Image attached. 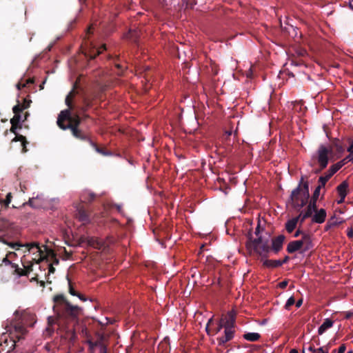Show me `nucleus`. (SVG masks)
Returning <instances> with one entry per match:
<instances>
[{"label": "nucleus", "mask_w": 353, "mask_h": 353, "mask_svg": "<svg viewBox=\"0 0 353 353\" xmlns=\"http://www.w3.org/2000/svg\"><path fill=\"white\" fill-rule=\"evenodd\" d=\"M52 301V310L55 316H48V326L44 331V335L50 336L54 331L53 325L57 324L61 337L73 341L77 337L74 326L82 312V308L72 304L63 294L54 295Z\"/></svg>", "instance_id": "obj_1"}, {"label": "nucleus", "mask_w": 353, "mask_h": 353, "mask_svg": "<svg viewBox=\"0 0 353 353\" xmlns=\"http://www.w3.org/2000/svg\"><path fill=\"white\" fill-rule=\"evenodd\" d=\"M347 142L350 144V145L347 148V151L350 152V154H353V139L347 138Z\"/></svg>", "instance_id": "obj_38"}, {"label": "nucleus", "mask_w": 353, "mask_h": 353, "mask_svg": "<svg viewBox=\"0 0 353 353\" xmlns=\"http://www.w3.org/2000/svg\"><path fill=\"white\" fill-rule=\"evenodd\" d=\"M261 338V335L256 332H248L243 334V339L248 341H257Z\"/></svg>", "instance_id": "obj_27"}, {"label": "nucleus", "mask_w": 353, "mask_h": 353, "mask_svg": "<svg viewBox=\"0 0 353 353\" xmlns=\"http://www.w3.org/2000/svg\"><path fill=\"white\" fill-rule=\"evenodd\" d=\"M259 233H260V224L259 223L257 227H256V230H255V234L256 236H259Z\"/></svg>", "instance_id": "obj_54"}, {"label": "nucleus", "mask_w": 353, "mask_h": 353, "mask_svg": "<svg viewBox=\"0 0 353 353\" xmlns=\"http://www.w3.org/2000/svg\"><path fill=\"white\" fill-rule=\"evenodd\" d=\"M90 145L94 148V150L99 154L103 155V156H108L110 154V152L107 151L104 148H99L95 143L92 141L90 143Z\"/></svg>", "instance_id": "obj_30"}, {"label": "nucleus", "mask_w": 353, "mask_h": 353, "mask_svg": "<svg viewBox=\"0 0 353 353\" xmlns=\"http://www.w3.org/2000/svg\"><path fill=\"white\" fill-rule=\"evenodd\" d=\"M31 103H32V101L30 99H28L25 98L23 99V103L22 105H28V104H29V107H30Z\"/></svg>", "instance_id": "obj_50"}, {"label": "nucleus", "mask_w": 353, "mask_h": 353, "mask_svg": "<svg viewBox=\"0 0 353 353\" xmlns=\"http://www.w3.org/2000/svg\"><path fill=\"white\" fill-rule=\"evenodd\" d=\"M29 108V104L28 105H22L20 103L19 101H17V104L14 105L12 108L13 113L21 114L24 110Z\"/></svg>", "instance_id": "obj_28"}, {"label": "nucleus", "mask_w": 353, "mask_h": 353, "mask_svg": "<svg viewBox=\"0 0 353 353\" xmlns=\"http://www.w3.org/2000/svg\"><path fill=\"white\" fill-rule=\"evenodd\" d=\"M32 271V265L25 267L24 269L17 268L15 272L19 276H27Z\"/></svg>", "instance_id": "obj_29"}, {"label": "nucleus", "mask_w": 353, "mask_h": 353, "mask_svg": "<svg viewBox=\"0 0 353 353\" xmlns=\"http://www.w3.org/2000/svg\"><path fill=\"white\" fill-rule=\"evenodd\" d=\"M113 207H114L119 213H122L123 212V209H122V205H121L114 204Z\"/></svg>", "instance_id": "obj_45"}, {"label": "nucleus", "mask_w": 353, "mask_h": 353, "mask_svg": "<svg viewBox=\"0 0 353 353\" xmlns=\"http://www.w3.org/2000/svg\"><path fill=\"white\" fill-rule=\"evenodd\" d=\"M303 234H305L302 230H301L300 228H299L296 232L294 234L293 236L294 237H298L300 235H303Z\"/></svg>", "instance_id": "obj_41"}, {"label": "nucleus", "mask_w": 353, "mask_h": 353, "mask_svg": "<svg viewBox=\"0 0 353 353\" xmlns=\"http://www.w3.org/2000/svg\"><path fill=\"white\" fill-rule=\"evenodd\" d=\"M34 81L33 79H27L25 83H26V85L27 84H32V83H34Z\"/></svg>", "instance_id": "obj_53"}, {"label": "nucleus", "mask_w": 353, "mask_h": 353, "mask_svg": "<svg viewBox=\"0 0 353 353\" xmlns=\"http://www.w3.org/2000/svg\"><path fill=\"white\" fill-rule=\"evenodd\" d=\"M22 118L21 114H14V117L10 119L11 128L10 131L15 134L14 138L12 139V142L20 141L21 143L22 146V152L25 153L28 151L27 144H28V141H27L26 137L19 134L17 132V130L22 128Z\"/></svg>", "instance_id": "obj_6"}, {"label": "nucleus", "mask_w": 353, "mask_h": 353, "mask_svg": "<svg viewBox=\"0 0 353 353\" xmlns=\"http://www.w3.org/2000/svg\"><path fill=\"white\" fill-rule=\"evenodd\" d=\"M32 248H36L37 250V252H39L41 254L42 251L40 248V247L39 246V244L36 243H31L30 245V249Z\"/></svg>", "instance_id": "obj_40"}, {"label": "nucleus", "mask_w": 353, "mask_h": 353, "mask_svg": "<svg viewBox=\"0 0 353 353\" xmlns=\"http://www.w3.org/2000/svg\"><path fill=\"white\" fill-rule=\"evenodd\" d=\"M349 8L353 10V0H348Z\"/></svg>", "instance_id": "obj_55"}, {"label": "nucleus", "mask_w": 353, "mask_h": 353, "mask_svg": "<svg viewBox=\"0 0 353 353\" xmlns=\"http://www.w3.org/2000/svg\"><path fill=\"white\" fill-rule=\"evenodd\" d=\"M334 324V321L327 318L325 319L323 324L319 327L318 334L319 335L323 334L327 330L332 327Z\"/></svg>", "instance_id": "obj_22"}, {"label": "nucleus", "mask_w": 353, "mask_h": 353, "mask_svg": "<svg viewBox=\"0 0 353 353\" xmlns=\"http://www.w3.org/2000/svg\"><path fill=\"white\" fill-rule=\"evenodd\" d=\"M301 240L303 243V247L301 248V253L306 252L313 248L314 244L310 234H303Z\"/></svg>", "instance_id": "obj_16"}, {"label": "nucleus", "mask_w": 353, "mask_h": 353, "mask_svg": "<svg viewBox=\"0 0 353 353\" xmlns=\"http://www.w3.org/2000/svg\"><path fill=\"white\" fill-rule=\"evenodd\" d=\"M331 345L332 344L330 342L327 345L316 349V353H328Z\"/></svg>", "instance_id": "obj_33"}, {"label": "nucleus", "mask_w": 353, "mask_h": 353, "mask_svg": "<svg viewBox=\"0 0 353 353\" xmlns=\"http://www.w3.org/2000/svg\"><path fill=\"white\" fill-rule=\"evenodd\" d=\"M104 340L105 336L99 334L95 342L90 343V347L92 353H95L97 351H98V353H107V347L103 343Z\"/></svg>", "instance_id": "obj_13"}, {"label": "nucleus", "mask_w": 353, "mask_h": 353, "mask_svg": "<svg viewBox=\"0 0 353 353\" xmlns=\"http://www.w3.org/2000/svg\"><path fill=\"white\" fill-rule=\"evenodd\" d=\"M139 37L140 31L137 29H130L129 32L126 34V38L134 42H137Z\"/></svg>", "instance_id": "obj_26"}, {"label": "nucleus", "mask_w": 353, "mask_h": 353, "mask_svg": "<svg viewBox=\"0 0 353 353\" xmlns=\"http://www.w3.org/2000/svg\"><path fill=\"white\" fill-rule=\"evenodd\" d=\"M352 314L353 313L348 312L345 314V318L350 319L352 316Z\"/></svg>", "instance_id": "obj_58"}, {"label": "nucleus", "mask_w": 353, "mask_h": 353, "mask_svg": "<svg viewBox=\"0 0 353 353\" xmlns=\"http://www.w3.org/2000/svg\"><path fill=\"white\" fill-rule=\"evenodd\" d=\"M333 157L334 152L332 151V148L321 145L312 158L317 161L321 169H325L328 164L329 159H332Z\"/></svg>", "instance_id": "obj_7"}, {"label": "nucleus", "mask_w": 353, "mask_h": 353, "mask_svg": "<svg viewBox=\"0 0 353 353\" xmlns=\"http://www.w3.org/2000/svg\"><path fill=\"white\" fill-rule=\"evenodd\" d=\"M317 210V206L313 207L311 204H308L305 211H303L306 214L308 215V217L312 216L313 212H315Z\"/></svg>", "instance_id": "obj_32"}, {"label": "nucleus", "mask_w": 353, "mask_h": 353, "mask_svg": "<svg viewBox=\"0 0 353 353\" xmlns=\"http://www.w3.org/2000/svg\"><path fill=\"white\" fill-rule=\"evenodd\" d=\"M110 59H113L114 61V65L115 67L120 70V72L118 73L119 75H121L123 72V67L121 64L116 62L119 60V57L118 56H116L115 57H112V56H110Z\"/></svg>", "instance_id": "obj_34"}, {"label": "nucleus", "mask_w": 353, "mask_h": 353, "mask_svg": "<svg viewBox=\"0 0 353 353\" xmlns=\"http://www.w3.org/2000/svg\"><path fill=\"white\" fill-rule=\"evenodd\" d=\"M346 350V346L345 344H342L338 349L337 353H344Z\"/></svg>", "instance_id": "obj_44"}, {"label": "nucleus", "mask_w": 353, "mask_h": 353, "mask_svg": "<svg viewBox=\"0 0 353 353\" xmlns=\"http://www.w3.org/2000/svg\"><path fill=\"white\" fill-rule=\"evenodd\" d=\"M29 115H30L29 112H26L24 114V117H23V119L22 120V122H25L28 119V117H29Z\"/></svg>", "instance_id": "obj_56"}, {"label": "nucleus", "mask_w": 353, "mask_h": 353, "mask_svg": "<svg viewBox=\"0 0 353 353\" xmlns=\"http://www.w3.org/2000/svg\"><path fill=\"white\" fill-rule=\"evenodd\" d=\"M295 303H296V307H300L303 303V299H301L298 300L296 302L295 301Z\"/></svg>", "instance_id": "obj_52"}, {"label": "nucleus", "mask_w": 353, "mask_h": 353, "mask_svg": "<svg viewBox=\"0 0 353 353\" xmlns=\"http://www.w3.org/2000/svg\"><path fill=\"white\" fill-rule=\"evenodd\" d=\"M326 218L325 210L321 208L319 210H316L314 215L312 217V221L316 223H323Z\"/></svg>", "instance_id": "obj_19"}, {"label": "nucleus", "mask_w": 353, "mask_h": 353, "mask_svg": "<svg viewBox=\"0 0 353 353\" xmlns=\"http://www.w3.org/2000/svg\"><path fill=\"white\" fill-rule=\"evenodd\" d=\"M34 199H30L29 201H28V204L30 205V206H32V207H34Z\"/></svg>", "instance_id": "obj_57"}, {"label": "nucleus", "mask_w": 353, "mask_h": 353, "mask_svg": "<svg viewBox=\"0 0 353 353\" xmlns=\"http://www.w3.org/2000/svg\"><path fill=\"white\" fill-rule=\"evenodd\" d=\"M67 279L68 281V292H69V293L72 296H77L80 300H81L83 301H85L87 300V299L83 294H81V293L76 291L74 289V284L71 282L70 279L68 277H67Z\"/></svg>", "instance_id": "obj_21"}, {"label": "nucleus", "mask_w": 353, "mask_h": 353, "mask_svg": "<svg viewBox=\"0 0 353 353\" xmlns=\"http://www.w3.org/2000/svg\"><path fill=\"white\" fill-rule=\"evenodd\" d=\"M323 170V169H321V167L319 166V169H316V170L314 171V172H315L316 174H318V173H319L320 172H321Z\"/></svg>", "instance_id": "obj_62"}, {"label": "nucleus", "mask_w": 353, "mask_h": 353, "mask_svg": "<svg viewBox=\"0 0 353 353\" xmlns=\"http://www.w3.org/2000/svg\"><path fill=\"white\" fill-rule=\"evenodd\" d=\"M25 87H26V83H21V82H19V83L17 84V88L18 90H21V88H25Z\"/></svg>", "instance_id": "obj_49"}, {"label": "nucleus", "mask_w": 353, "mask_h": 353, "mask_svg": "<svg viewBox=\"0 0 353 353\" xmlns=\"http://www.w3.org/2000/svg\"><path fill=\"white\" fill-rule=\"evenodd\" d=\"M3 262L5 263L6 265L11 263L10 261L8 259L7 256L3 259Z\"/></svg>", "instance_id": "obj_59"}, {"label": "nucleus", "mask_w": 353, "mask_h": 353, "mask_svg": "<svg viewBox=\"0 0 353 353\" xmlns=\"http://www.w3.org/2000/svg\"><path fill=\"white\" fill-rule=\"evenodd\" d=\"M336 225V223H327V225H326V227H325L326 230H328V228L331 227V225Z\"/></svg>", "instance_id": "obj_60"}, {"label": "nucleus", "mask_w": 353, "mask_h": 353, "mask_svg": "<svg viewBox=\"0 0 353 353\" xmlns=\"http://www.w3.org/2000/svg\"><path fill=\"white\" fill-rule=\"evenodd\" d=\"M48 252L50 253L51 257L53 259L52 264L58 265L59 263V260L57 258L56 254L52 250H48Z\"/></svg>", "instance_id": "obj_39"}, {"label": "nucleus", "mask_w": 353, "mask_h": 353, "mask_svg": "<svg viewBox=\"0 0 353 353\" xmlns=\"http://www.w3.org/2000/svg\"><path fill=\"white\" fill-rule=\"evenodd\" d=\"M26 327H24V325L21 323V322H17L14 323V325H13V331H12L10 332V334L11 335H13L11 338V340H10V343H11V346L10 347V348L6 352V353H9L10 351H12L15 345H16V339H17V341H19L21 339H22L23 337V336L26 334Z\"/></svg>", "instance_id": "obj_8"}, {"label": "nucleus", "mask_w": 353, "mask_h": 353, "mask_svg": "<svg viewBox=\"0 0 353 353\" xmlns=\"http://www.w3.org/2000/svg\"><path fill=\"white\" fill-rule=\"evenodd\" d=\"M328 148H332V151L333 152L334 150H335V154L334 153V156H336V159L340 158L343 153L345 152V148L341 140L339 139H333L332 141V145Z\"/></svg>", "instance_id": "obj_14"}, {"label": "nucleus", "mask_w": 353, "mask_h": 353, "mask_svg": "<svg viewBox=\"0 0 353 353\" xmlns=\"http://www.w3.org/2000/svg\"><path fill=\"white\" fill-rule=\"evenodd\" d=\"M304 179H307V176H301L299 185L290 194L292 206L297 211H300L307 204L310 197L309 183L307 181H303Z\"/></svg>", "instance_id": "obj_4"}, {"label": "nucleus", "mask_w": 353, "mask_h": 353, "mask_svg": "<svg viewBox=\"0 0 353 353\" xmlns=\"http://www.w3.org/2000/svg\"><path fill=\"white\" fill-rule=\"evenodd\" d=\"M290 259V257L288 256H285L283 260H280V262L281 263V266L284 264L288 262Z\"/></svg>", "instance_id": "obj_48"}, {"label": "nucleus", "mask_w": 353, "mask_h": 353, "mask_svg": "<svg viewBox=\"0 0 353 353\" xmlns=\"http://www.w3.org/2000/svg\"><path fill=\"white\" fill-rule=\"evenodd\" d=\"M75 213L74 216L78 221L82 222L83 224H87L90 222V214L85 209L83 205L81 203L74 204Z\"/></svg>", "instance_id": "obj_10"}, {"label": "nucleus", "mask_w": 353, "mask_h": 353, "mask_svg": "<svg viewBox=\"0 0 353 353\" xmlns=\"http://www.w3.org/2000/svg\"><path fill=\"white\" fill-rule=\"evenodd\" d=\"M298 221L297 219H295L294 217L288 220L285 223V230L288 233H292L294 230L296 228L297 225Z\"/></svg>", "instance_id": "obj_25"}, {"label": "nucleus", "mask_w": 353, "mask_h": 353, "mask_svg": "<svg viewBox=\"0 0 353 353\" xmlns=\"http://www.w3.org/2000/svg\"><path fill=\"white\" fill-rule=\"evenodd\" d=\"M349 183L347 181H343L336 188L337 192L340 197H345L347 194Z\"/></svg>", "instance_id": "obj_20"}, {"label": "nucleus", "mask_w": 353, "mask_h": 353, "mask_svg": "<svg viewBox=\"0 0 353 353\" xmlns=\"http://www.w3.org/2000/svg\"><path fill=\"white\" fill-rule=\"evenodd\" d=\"M294 303H295V299H294V296H290L288 299V301H287V302H286V303L285 305V308L286 310H290V307L292 305H293Z\"/></svg>", "instance_id": "obj_36"}, {"label": "nucleus", "mask_w": 353, "mask_h": 353, "mask_svg": "<svg viewBox=\"0 0 353 353\" xmlns=\"http://www.w3.org/2000/svg\"><path fill=\"white\" fill-rule=\"evenodd\" d=\"M220 320L223 321L224 335L217 337V341L219 345L223 346L234 338L236 322L235 314L232 312H230L225 318H221Z\"/></svg>", "instance_id": "obj_5"}, {"label": "nucleus", "mask_w": 353, "mask_h": 353, "mask_svg": "<svg viewBox=\"0 0 353 353\" xmlns=\"http://www.w3.org/2000/svg\"><path fill=\"white\" fill-rule=\"evenodd\" d=\"M345 197H340V199L338 201V203H342L344 202Z\"/></svg>", "instance_id": "obj_61"}, {"label": "nucleus", "mask_w": 353, "mask_h": 353, "mask_svg": "<svg viewBox=\"0 0 353 353\" xmlns=\"http://www.w3.org/2000/svg\"><path fill=\"white\" fill-rule=\"evenodd\" d=\"M347 236L350 239H352L353 238V228H347Z\"/></svg>", "instance_id": "obj_42"}, {"label": "nucleus", "mask_w": 353, "mask_h": 353, "mask_svg": "<svg viewBox=\"0 0 353 353\" xmlns=\"http://www.w3.org/2000/svg\"><path fill=\"white\" fill-rule=\"evenodd\" d=\"M303 247L302 240H296L290 241L286 248L287 252L289 254H292L296 251L301 250Z\"/></svg>", "instance_id": "obj_17"}, {"label": "nucleus", "mask_w": 353, "mask_h": 353, "mask_svg": "<svg viewBox=\"0 0 353 353\" xmlns=\"http://www.w3.org/2000/svg\"><path fill=\"white\" fill-rule=\"evenodd\" d=\"M48 274H53L55 272V268L53 266V264H50L48 265Z\"/></svg>", "instance_id": "obj_47"}, {"label": "nucleus", "mask_w": 353, "mask_h": 353, "mask_svg": "<svg viewBox=\"0 0 353 353\" xmlns=\"http://www.w3.org/2000/svg\"><path fill=\"white\" fill-rule=\"evenodd\" d=\"M223 321L219 319L216 322L214 321L213 317L210 318L206 325V332L208 335H216L223 327Z\"/></svg>", "instance_id": "obj_11"}, {"label": "nucleus", "mask_w": 353, "mask_h": 353, "mask_svg": "<svg viewBox=\"0 0 353 353\" xmlns=\"http://www.w3.org/2000/svg\"><path fill=\"white\" fill-rule=\"evenodd\" d=\"M300 214L294 217L295 219H297V221L298 222H300V226H301L303 223V222L305 221V220L308 217V215L306 214L303 210H300Z\"/></svg>", "instance_id": "obj_31"}, {"label": "nucleus", "mask_w": 353, "mask_h": 353, "mask_svg": "<svg viewBox=\"0 0 353 353\" xmlns=\"http://www.w3.org/2000/svg\"><path fill=\"white\" fill-rule=\"evenodd\" d=\"M12 198V194L10 192H9L7 195H6V198L5 200H1V201H3V204L4 205V208H8L9 204L11 202V199Z\"/></svg>", "instance_id": "obj_35"}, {"label": "nucleus", "mask_w": 353, "mask_h": 353, "mask_svg": "<svg viewBox=\"0 0 353 353\" xmlns=\"http://www.w3.org/2000/svg\"><path fill=\"white\" fill-rule=\"evenodd\" d=\"M343 159H346V163L348 161H352L353 163V153L352 154H350L346 157H345Z\"/></svg>", "instance_id": "obj_46"}, {"label": "nucleus", "mask_w": 353, "mask_h": 353, "mask_svg": "<svg viewBox=\"0 0 353 353\" xmlns=\"http://www.w3.org/2000/svg\"><path fill=\"white\" fill-rule=\"evenodd\" d=\"M290 353H298V350L296 349H292Z\"/></svg>", "instance_id": "obj_64"}, {"label": "nucleus", "mask_w": 353, "mask_h": 353, "mask_svg": "<svg viewBox=\"0 0 353 353\" xmlns=\"http://www.w3.org/2000/svg\"><path fill=\"white\" fill-rule=\"evenodd\" d=\"M263 265L265 268H275L281 266V263L280 260H269L266 259H263Z\"/></svg>", "instance_id": "obj_23"}, {"label": "nucleus", "mask_w": 353, "mask_h": 353, "mask_svg": "<svg viewBox=\"0 0 353 353\" xmlns=\"http://www.w3.org/2000/svg\"><path fill=\"white\" fill-rule=\"evenodd\" d=\"M96 197V194L89 190H84L80 194V201L82 204L83 203H91Z\"/></svg>", "instance_id": "obj_18"}, {"label": "nucleus", "mask_w": 353, "mask_h": 353, "mask_svg": "<svg viewBox=\"0 0 353 353\" xmlns=\"http://www.w3.org/2000/svg\"><path fill=\"white\" fill-rule=\"evenodd\" d=\"M247 238L245 246L250 253H255L260 256L261 260L268 257V253L271 250L269 238H263L261 236H259L257 238L254 239L251 231L248 232Z\"/></svg>", "instance_id": "obj_3"}, {"label": "nucleus", "mask_w": 353, "mask_h": 353, "mask_svg": "<svg viewBox=\"0 0 353 353\" xmlns=\"http://www.w3.org/2000/svg\"><path fill=\"white\" fill-rule=\"evenodd\" d=\"M90 102H88V101L85 100V101H84V105H83V106H82V107L80 108V112H81V113L86 112V111L88 110V108H90Z\"/></svg>", "instance_id": "obj_37"}, {"label": "nucleus", "mask_w": 353, "mask_h": 353, "mask_svg": "<svg viewBox=\"0 0 353 353\" xmlns=\"http://www.w3.org/2000/svg\"><path fill=\"white\" fill-rule=\"evenodd\" d=\"M346 164V159H342L341 161H339L338 163L332 165L329 170L327 171V172L325 174L324 176H321L319 178V183H321L322 185H325L326 183L328 181V180L339 170H340L343 165Z\"/></svg>", "instance_id": "obj_9"}, {"label": "nucleus", "mask_w": 353, "mask_h": 353, "mask_svg": "<svg viewBox=\"0 0 353 353\" xmlns=\"http://www.w3.org/2000/svg\"><path fill=\"white\" fill-rule=\"evenodd\" d=\"M325 185H322L321 183H320L314 190V192L313 193V195L309 202V204H311L312 206L315 207L316 206V201L319 199V194H320V190L321 188L324 187Z\"/></svg>", "instance_id": "obj_24"}, {"label": "nucleus", "mask_w": 353, "mask_h": 353, "mask_svg": "<svg viewBox=\"0 0 353 353\" xmlns=\"http://www.w3.org/2000/svg\"><path fill=\"white\" fill-rule=\"evenodd\" d=\"M308 350L310 352H313V353H316V349L314 348L313 345H310V347H308Z\"/></svg>", "instance_id": "obj_51"}, {"label": "nucleus", "mask_w": 353, "mask_h": 353, "mask_svg": "<svg viewBox=\"0 0 353 353\" xmlns=\"http://www.w3.org/2000/svg\"><path fill=\"white\" fill-rule=\"evenodd\" d=\"M288 284V281L287 280L283 281L282 282L279 283V287L281 289H284L287 287Z\"/></svg>", "instance_id": "obj_43"}, {"label": "nucleus", "mask_w": 353, "mask_h": 353, "mask_svg": "<svg viewBox=\"0 0 353 353\" xmlns=\"http://www.w3.org/2000/svg\"><path fill=\"white\" fill-rule=\"evenodd\" d=\"M81 114H82V115H83V119L89 118V115H88V114H87L85 112H84V113H81Z\"/></svg>", "instance_id": "obj_63"}, {"label": "nucleus", "mask_w": 353, "mask_h": 353, "mask_svg": "<svg viewBox=\"0 0 353 353\" xmlns=\"http://www.w3.org/2000/svg\"><path fill=\"white\" fill-rule=\"evenodd\" d=\"M285 237L284 235L281 234L272 239L271 250L275 254H277L282 248L285 241Z\"/></svg>", "instance_id": "obj_15"}, {"label": "nucleus", "mask_w": 353, "mask_h": 353, "mask_svg": "<svg viewBox=\"0 0 353 353\" xmlns=\"http://www.w3.org/2000/svg\"><path fill=\"white\" fill-rule=\"evenodd\" d=\"M105 50L106 46L105 44L100 47H96L92 43H90L89 46H88V48L85 50L84 54L85 56L90 61L94 59L97 56H99Z\"/></svg>", "instance_id": "obj_12"}, {"label": "nucleus", "mask_w": 353, "mask_h": 353, "mask_svg": "<svg viewBox=\"0 0 353 353\" xmlns=\"http://www.w3.org/2000/svg\"><path fill=\"white\" fill-rule=\"evenodd\" d=\"M76 92L74 88L70 92L65 98V104L68 108L61 111L57 119V125L62 130L70 129L72 135L78 139L84 141H88L90 143L92 141L88 134L84 133L79 128L81 122V119L77 113H72V99L74 97Z\"/></svg>", "instance_id": "obj_2"}]
</instances>
